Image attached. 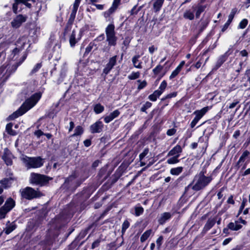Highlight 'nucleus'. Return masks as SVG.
<instances>
[{"label":"nucleus","instance_id":"obj_1","mask_svg":"<svg viewBox=\"0 0 250 250\" xmlns=\"http://www.w3.org/2000/svg\"><path fill=\"white\" fill-rule=\"evenodd\" d=\"M205 171L202 170L195 175L192 182L185 188V193L190 192V189L198 191L208 186L212 180V177L211 176H205Z\"/></svg>","mask_w":250,"mask_h":250},{"label":"nucleus","instance_id":"obj_2","mask_svg":"<svg viewBox=\"0 0 250 250\" xmlns=\"http://www.w3.org/2000/svg\"><path fill=\"white\" fill-rule=\"evenodd\" d=\"M41 93H36L27 99L16 112L9 116V118L14 120L18 117L22 115L30 109L32 108L41 99Z\"/></svg>","mask_w":250,"mask_h":250},{"label":"nucleus","instance_id":"obj_3","mask_svg":"<svg viewBox=\"0 0 250 250\" xmlns=\"http://www.w3.org/2000/svg\"><path fill=\"white\" fill-rule=\"evenodd\" d=\"M77 177V173L75 172H73L71 175L65 179L62 188L66 190L74 191L84 180L80 179L75 180Z\"/></svg>","mask_w":250,"mask_h":250},{"label":"nucleus","instance_id":"obj_4","mask_svg":"<svg viewBox=\"0 0 250 250\" xmlns=\"http://www.w3.org/2000/svg\"><path fill=\"white\" fill-rule=\"evenodd\" d=\"M21 160L27 169L40 167L44 163L43 159L41 157H29L23 156Z\"/></svg>","mask_w":250,"mask_h":250},{"label":"nucleus","instance_id":"obj_5","mask_svg":"<svg viewBox=\"0 0 250 250\" xmlns=\"http://www.w3.org/2000/svg\"><path fill=\"white\" fill-rule=\"evenodd\" d=\"M52 180V178L46 175L32 173L30 175V181L32 184L43 187L48 185L49 181Z\"/></svg>","mask_w":250,"mask_h":250},{"label":"nucleus","instance_id":"obj_6","mask_svg":"<svg viewBox=\"0 0 250 250\" xmlns=\"http://www.w3.org/2000/svg\"><path fill=\"white\" fill-rule=\"evenodd\" d=\"M20 192L22 198L29 200L39 198L42 195L39 190L29 187L21 189Z\"/></svg>","mask_w":250,"mask_h":250},{"label":"nucleus","instance_id":"obj_7","mask_svg":"<svg viewBox=\"0 0 250 250\" xmlns=\"http://www.w3.org/2000/svg\"><path fill=\"white\" fill-rule=\"evenodd\" d=\"M105 32L108 46H115L118 38L116 36L114 25L113 23L108 24L105 28Z\"/></svg>","mask_w":250,"mask_h":250},{"label":"nucleus","instance_id":"obj_8","mask_svg":"<svg viewBox=\"0 0 250 250\" xmlns=\"http://www.w3.org/2000/svg\"><path fill=\"white\" fill-rule=\"evenodd\" d=\"M15 201L11 197L8 198L4 205L0 208V220L3 219L15 206Z\"/></svg>","mask_w":250,"mask_h":250},{"label":"nucleus","instance_id":"obj_9","mask_svg":"<svg viewBox=\"0 0 250 250\" xmlns=\"http://www.w3.org/2000/svg\"><path fill=\"white\" fill-rule=\"evenodd\" d=\"M10 66L7 64H4L0 67V80H2L5 82L10 75L13 73V69H9Z\"/></svg>","mask_w":250,"mask_h":250},{"label":"nucleus","instance_id":"obj_10","mask_svg":"<svg viewBox=\"0 0 250 250\" xmlns=\"http://www.w3.org/2000/svg\"><path fill=\"white\" fill-rule=\"evenodd\" d=\"M232 53L231 48H229V50L223 55L220 56L216 62V64L214 66V69L216 70L218 69L222 64L227 60L228 57Z\"/></svg>","mask_w":250,"mask_h":250},{"label":"nucleus","instance_id":"obj_11","mask_svg":"<svg viewBox=\"0 0 250 250\" xmlns=\"http://www.w3.org/2000/svg\"><path fill=\"white\" fill-rule=\"evenodd\" d=\"M27 17L22 15H18L11 21V25L13 28H18L26 21Z\"/></svg>","mask_w":250,"mask_h":250},{"label":"nucleus","instance_id":"obj_12","mask_svg":"<svg viewBox=\"0 0 250 250\" xmlns=\"http://www.w3.org/2000/svg\"><path fill=\"white\" fill-rule=\"evenodd\" d=\"M104 124L102 122L98 120L90 126V130L92 133H98L102 131Z\"/></svg>","mask_w":250,"mask_h":250},{"label":"nucleus","instance_id":"obj_13","mask_svg":"<svg viewBox=\"0 0 250 250\" xmlns=\"http://www.w3.org/2000/svg\"><path fill=\"white\" fill-rule=\"evenodd\" d=\"M117 56L116 55L110 58L108 62L103 70V73L107 74L116 64Z\"/></svg>","mask_w":250,"mask_h":250},{"label":"nucleus","instance_id":"obj_14","mask_svg":"<svg viewBox=\"0 0 250 250\" xmlns=\"http://www.w3.org/2000/svg\"><path fill=\"white\" fill-rule=\"evenodd\" d=\"M2 158L7 166H11L12 164V155L11 152L7 149L4 150V153Z\"/></svg>","mask_w":250,"mask_h":250},{"label":"nucleus","instance_id":"obj_15","mask_svg":"<svg viewBox=\"0 0 250 250\" xmlns=\"http://www.w3.org/2000/svg\"><path fill=\"white\" fill-rule=\"evenodd\" d=\"M172 214L169 212H165L160 214L158 217V222L160 225L164 224L172 217Z\"/></svg>","mask_w":250,"mask_h":250},{"label":"nucleus","instance_id":"obj_16","mask_svg":"<svg viewBox=\"0 0 250 250\" xmlns=\"http://www.w3.org/2000/svg\"><path fill=\"white\" fill-rule=\"evenodd\" d=\"M236 12H237V9L236 8H233L231 10V12L229 16L228 20L225 23V24L224 25V26L222 29V31L223 32H224L228 28L229 25L232 21L233 19L234 15L236 14Z\"/></svg>","mask_w":250,"mask_h":250},{"label":"nucleus","instance_id":"obj_17","mask_svg":"<svg viewBox=\"0 0 250 250\" xmlns=\"http://www.w3.org/2000/svg\"><path fill=\"white\" fill-rule=\"evenodd\" d=\"M121 0H114L113 2L112 3V6L108 9V10L105 12L104 16L107 17L109 16L110 15L112 14L116 9L118 7L120 3Z\"/></svg>","mask_w":250,"mask_h":250},{"label":"nucleus","instance_id":"obj_18","mask_svg":"<svg viewBox=\"0 0 250 250\" xmlns=\"http://www.w3.org/2000/svg\"><path fill=\"white\" fill-rule=\"evenodd\" d=\"M250 153V152L247 150H245L243 152L236 165V167H237V169H238L242 165V164L245 161L247 157H248Z\"/></svg>","mask_w":250,"mask_h":250},{"label":"nucleus","instance_id":"obj_19","mask_svg":"<svg viewBox=\"0 0 250 250\" xmlns=\"http://www.w3.org/2000/svg\"><path fill=\"white\" fill-rule=\"evenodd\" d=\"M67 71V65H66V63H64L62 66L60 75V77L58 79V80H57V83L58 84L60 83H62L63 81V79L64 78V77L66 76Z\"/></svg>","mask_w":250,"mask_h":250},{"label":"nucleus","instance_id":"obj_20","mask_svg":"<svg viewBox=\"0 0 250 250\" xmlns=\"http://www.w3.org/2000/svg\"><path fill=\"white\" fill-rule=\"evenodd\" d=\"M14 180L12 177L5 178L0 181V184L3 188H7L11 186Z\"/></svg>","mask_w":250,"mask_h":250},{"label":"nucleus","instance_id":"obj_21","mask_svg":"<svg viewBox=\"0 0 250 250\" xmlns=\"http://www.w3.org/2000/svg\"><path fill=\"white\" fill-rule=\"evenodd\" d=\"M208 110V107L206 106L201 110H196L193 112V114L195 115V118L200 120L203 116L206 113Z\"/></svg>","mask_w":250,"mask_h":250},{"label":"nucleus","instance_id":"obj_22","mask_svg":"<svg viewBox=\"0 0 250 250\" xmlns=\"http://www.w3.org/2000/svg\"><path fill=\"white\" fill-rule=\"evenodd\" d=\"M215 222L216 220L215 219H208L203 228V231L204 233L207 232L211 228L213 227V226L215 225Z\"/></svg>","mask_w":250,"mask_h":250},{"label":"nucleus","instance_id":"obj_23","mask_svg":"<svg viewBox=\"0 0 250 250\" xmlns=\"http://www.w3.org/2000/svg\"><path fill=\"white\" fill-rule=\"evenodd\" d=\"M140 56L136 55L133 56L132 58V62L134 67L138 69L142 68V62L139 60Z\"/></svg>","mask_w":250,"mask_h":250},{"label":"nucleus","instance_id":"obj_24","mask_svg":"<svg viewBox=\"0 0 250 250\" xmlns=\"http://www.w3.org/2000/svg\"><path fill=\"white\" fill-rule=\"evenodd\" d=\"M206 6L198 5L197 6L193 5L192 7L193 11L196 10L195 16L196 18H199L201 14L204 11L206 8Z\"/></svg>","mask_w":250,"mask_h":250},{"label":"nucleus","instance_id":"obj_25","mask_svg":"<svg viewBox=\"0 0 250 250\" xmlns=\"http://www.w3.org/2000/svg\"><path fill=\"white\" fill-rule=\"evenodd\" d=\"M182 149L181 146L177 145L169 151L168 155L176 156V155H179V154L182 152Z\"/></svg>","mask_w":250,"mask_h":250},{"label":"nucleus","instance_id":"obj_26","mask_svg":"<svg viewBox=\"0 0 250 250\" xmlns=\"http://www.w3.org/2000/svg\"><path fill=\"white\" fill-rule=\"evenodd\" d=\"M118 177L116 176H112L111 179L108 181V182L104 185V188L108 189L113 184H114L118 180Z\"/></svg>","mask_w":250,"mask_h":250},{"label":"nucleus","instance_id":"obj_27","mask_svg":"<svg viewBox=\"0 0 250 250\" xmlns=\"http://www.w3.org/2000/svg\"><path fill=\"white\" fill-rule=\"evenodd\" d=\"M78 40L79 39L77 40L76 39V33L75 31L73 30L72 32V33L69 37V40L70 46L72 47H74L76 43L78 42Z\"/></svg>","mask_w":250,"mask_h":250},{"label":"nucleus","instance_id":"obj_28","mask_svg":"<svg viewBox=\"0 0 250 250\" xmlns=\"http://www.w3.org/2000/svg\"><path fill=\"white\" fill-rule=\"evenodd\" d=\"M183 17L186 19H188L192 21L194 18V11H192L190 10H187L183 14Z\"/></svg>","mask_w":250,"mask_h":250},{"label":"nucleus","instance_id":"obj_29","mask_svg":"<svg viewBox=\"0 0 250 250\" xmlns=\"http://www.w3.org/2000/svg\"><path fill=\"white\" fill-rule=\"evenodd\" d=\"M164 0H156L153 3V8L155 12H157L160 10Z\"/></svg>","mask_w":250,"mask_h":250},{"label":"nucleus","instance_id":"obj_30","mask_svg":"<svg viewBox=\"0 0 250 250\" xmlns=\"http://www.w3.org/2000/svg\"><path fill=\"white\" fill-rule=\"evenodd\" d=\"M162 94L160 91H158V90H156L154 91V92L150 94L148 96V99L152 101L155 102L157 100V99L159 97V96Z\"/></svg>","mask_w":250,"mask_h":250},{"label":"nucleus","instance_id":"obj_31","mask_svg":"<svg viewBox=\"0 0 250 250\" xmlns=\"http://www.w3.org/2000/svg\"><path fill=\"white\" fill-rule=\"evenodd\" d=\"M183 167H179L175 168H172L170 170V173L173 175H178L183 171Z\"/></svg>","mask_w":250,"mask_h":250},{"label":"nucleus","instance_id":"obj_32","mask_svg":"<svg viewBox=\"0 0 250 250\" xmlns=\"http://www.w3.org/2000/svg\"><path fill=\"white\" fill-rule=\"evenodd\" d=\"M16 225L14 222H12L11 224H10V225L9 226H7L5 229V234H10L11 232H12L14 230L16 229Z\"/></svg>","mask_w":250,"mask_h":250},{"label":"nucleus","instance_id":"obj_33","mask_svg":"<svg viewBox=\"0 0 250 250\" xmlns=\"http://www.w3.org/2000/svg\"><path fill=\"white\" fill-rule=\"evenodd\" d=\"M152 232L151 229H148L146 230L144 233L142 235L140 238V241L141 242H144L146 241L148 238L150 236L151 233Z\"/></svg>","mask_w":250,"mask_h":250},{"label":"nucleus","instance_id":"obj_34","mask_svg":"<svg viewBox=\"0 0 250 250\" xmlns=\"http://www.w3.org/2000/svg\"><path fill=\"white\" fill-rule=\"evenodd\" d=\"M229 229L232 230H238L240 229L242 226L240 224H237L233 222H230L228 225Z\"/></svg>","mask_w":250,"mask_h":250},{"label":"nucleus","instance_id":"obj_35","mask_svg":"<svg viewBox=\"0 0 250 250\" xmlns=\"http://www.w3.org/2000/svg\"><path fill=\"white\" fill-rule=\"evenodd\" d=\"M12 123H8L6 126V130L7 132L12 136H15L17 134L16 131L12 129Z\"/></svg>","mask_w":250,"mask_h":250},{"label":"nucleus","instance_id":"obj_36","mask_svg":"<svg viewBox=\"0 0 250 250\" xmlns=\"http://www.w3.org/2000/svg\"><path fill=\"white\" fill-rule=\"evenodd\" d=\"M209 21L208 19H201L200 23V31L202 32L208 26Z\"/></svg>","mask_w":250,"mask_h":250},{"label":"nucleus","instance_id":"obj_37","mask_svg":"<svg viewBox=\"0 0 250 250\" xmlns=\"http://www.w3.org/2000/svg\"><path fill=\"white\" fill-rule=\"evenodd\" d=\"M83 132V129L80 125L77 126L74 130V133L72 135V137L81 135Z\"/></svg>","mask_w":250,"mask_h":250},{"label":"nucleus","instance_id":"obj_38","mask_svg":"<svg viewBox=\"0 0 250 250\" xmlns=\"http://www.w3.org/2000/svg\"><path fill=\"white\" fill-rule=\"evenodd\" d=\"M104 106L100 104H97L94 106V111L96 114H100L104 110Z\"/></svg>","mask_w":250,"mask_h":250},{"label":"nucleus","instance_id":"obj_39","mask_svg":"<svg viewBox=\"0 0 250 250\" xmlns=\"http://www.w3.org/2000/svg\"><path fill=\"white\" fill-rule=\"evenodd\" d=\"M180 155H176V156H173V157H171L167 160V163L168 164H174L178 163L179 160H178V158Z\"/></svg>","mask_w":250,"mask_h":250},{"label":"nucleus","instance_id":"obj_40","mask_svg":"<svg viewBox=\"0 0 250 250\" xmlns=\"http://www.w3.org/2000/svg\"><path fill=\"white\" fill-rule=\"evenodd\" d=\"M181 65H178L176 69L172 71L171 75L169 76V79L171 80L175 78L181 71Z\"/></svg>","mask_w":250,"mask_h":250},{"label":"nucleus","instance_id":"obj_41","mask_svg":"<svg viewBox=\"0 0 250 250\" xmlns=\"http://www.w3.org/2000/svg\"><path fill=\"white\" fill-rule=\"evenodd\" d=\"M130 226V223L128 221V220H125L123 223L122 226V234H124L125 233L126 230L129 228Z\"/></svg>","mask_w":250,"mask_h":250},{"label":"nucleus","instance_id":"obj_42","mask_svg":"<svg viewBox=\"0 0 250 250\" xmlns=\"http://www.w3.org/2000/svg\"><path fill=\"white\" fill-rule=\"evenodd\" d=\"M135 209V215L136 216H139L144 212V208L141 206H136Z\"/></svg>","mask_w":250,"mask_h":250},{"label":"nucleus","instance_id":"obj_43","mask_svg":"<svg viewBox=\"0 0 250 250\" xmlns=\"http://www.w3.org/2000/svg\"><path fill=\"white\" fill-rule=\"evenodd\" d=\"M140 75L139 72H132L130 75H129L127 77L128 79L130 80H133L138 79L139 78Z\"/></svg>","mask_w":250,"mask_h":250},{"label":"nucleus","instance_id":"obj_44","mask_svg":"<svg viewBox=\"0 0 250 250\" xmlns=\"http://www.w3.org/2000/svg\"><path fill=\"white\" fill-rule=\"evenodd\" d=\"M248 23V20L246 19H243L239 23L238 28L244 29Z\"/></svg>","mask_w":250,"mask_h":250},{"label":"nucleus","instance_id":"obj_45","mask_svg":"<svg viewBox=\"0 0 250 250\" xmlns=\"http://www.w3.org/2000/svg\"><path fill=\"white\" fill-rule=\"evenodd\" d=\"M76 13H74V12H71V14H70V17H69V19L68 20V22H67V26H66V28H68V25H71L72 24L74 21V19L75 18V16H76Z\"/></svg>","mask_w":250,"mask_h":250},{"label":"nucleus","instance_id":"obj_46","mask_svg":"<svg viewBox=\"0 0 250 250\" xmlns=\"http://www.w3.org/2000/svg\"><path fill=\"white\" fill-rule=\"evenodd\" d=\"M137 82L140 83L137 87V89L139 90L144 88L147 85V82L146 80L141 81L140 80H139L137 81Z\"/></svg>","mask_w":250,"mask_h":250},{"label":"nucleus","instance_id":"obj_47","mask_svg":"<svg viewBox=\"0 0 250 250\" xmlns=\"http://www.w3.org/2000/svg\"><path fill=\"white\" fill-rule=\"evenodd\" d=\"M42 64L41 63H37L32 70L31 71L30 73V75H32L37 72L39 71V70L41 68Z\"/></svg>","mask_w":250,"mask_h":250},{"label":"nucleus","instance_id":"obj_48","mask_svg":"<svg viewBox=\"0 0 250 250\" xmlns=\"http://www.w3.org/2000/svg\"><path fill=\"white\" fill-rule=\"evenodd\" d=\"M25 0H15V3L13 4V10L15 13H17L18 5L21 2H25Z\"/></svg>","mask_w":250,"mask_h":250},{"label":"nucleus","instance_id":"obj_49","mask_svg":"<svg viewBox=\"0 0 250 250\" xmlns=\"http://www.w3.org/2000/svg\"><path fill=\"white\" fill-rule=\"evenodd\" d=\"M167 86V83L165 80H164L162 81V82L161 83L159 89H158V91H160L161 93L162 94L163 92L165 90L166 87Z\"/></svg>","mask_w":250,"mask_h":250},{"label":"nucleus","instance_id":"obj_50","mask_svg":"<svg viewBox=\"0 0 250 250\" xmlns=\"http://www.w3.org/2000/svg\"><path fill=\"white\" fill-rule=\"evenodd\" d=\"M151 105H152V104L150 102H146L143 105V106L141 107V111L142 112H144L146 113V109H147L148 108H150L151 106Z\"/></svg>","mask_w":250,"mask_h":250},{"label":"nucleus","instance_id":"obj_51","mask_svg":"<svg viewBox=\"0 0 250 250\" xmlns=\"http://www.w3.org/2000/svg\"><path fill=\"white\" fill-rule=\"evenodd\" d=\"M94 45V43L93 42H90L88 45L86 47L85 52L84 53V56H86L88 54V53L91 51L93 46Z\"/></svg>","mask_w":250,"mask_h":250},{"label":"nucleus","instance_id":"obj_52","mask_svg":"<svg viewBox=\"0 0 250 250\" xmlns=\"http://www.w3.org/2000/svg\"><path fill=\"white\" fill-rule=\"evenodd\" d=\"M163 69V66L159 64L155 68H154L152 71L155 75L158 74Z\"/></svg>","mask_w":250,"mask_h":250},{"label":"nucleus","instance_id":"obj_53","mask_svg":"<svg viewBox=\"0 0 250 250\" xmlns=\"http://www.w3.org/2000/svg\"><path fill=\"white\" fill-rule=\"evenodd\" d=\"M80 1L81 0H75L72 12H74V13L76 14Z\"/></svg>","mask_w":250,"mask_h":250},{"label":"nucleus","instance_id":"obj_54","mask_svg":"<svg viewBox=\"0 0 250 250\" xmlns=\"http://www.w3.org/2000/svg\"><path fill=\"white\" fill-rule=\"evenodd\" d=\"M120 114V112L118 109H116L114 110L113 112H111L109 115L114 120L115 118L118 117Z\"/></svg>","mask_w":250,"mask_h":250},{"label":"nucleus","instance_id":"obj_55","mask_svg":"<svg viewBox=\"0 0 250 250\" xmlns=\"http://www.w3.org/2000/svg\"><path fill=\"white\" fill-rule=\"evenodd\" d=\"M26 58V55H24L22 57V61L21 62H19L15 65H12V68L13 69V72H15L16 70L18 67L25 60Z\"/></svg>","mask_w":250,"mask_h":250},{"label":"nucleus","instance_id":"obj_56","mask_svg":"<svg viewBox=\"0 0 250 250\" xmlns=\"http://www.w3.org/2000/svg\"><path fill=\"white\" fill-rule=\"evenodd\" d=\"M101 241V239H98L93 242L91 246V249H94L95 248L98 247L99 246Z\"/></svg>","mask_w":250,"mask_h":250},{"label":"nucleus","instance_id":"obj_57","mask_svg":"<svg viewBox=\"0 0 250 250\" xmlns=\"http://www.w3.org/2000/svg\"><path fill=\"white\" fill-rule=\"evenodd\" d=\"M246 202H247V199H243V200L242 201V202L241 203V206L240 207V208H239V214L240 213H241V212L242 211V210L244 208H245V207L246 206Z\"/></svg>","mask_w":250,"mask_h":250},{"label":"nucleus","instance_id":"obj_58","mask_svg":"<svg viewBox=\"0 0 250 250\" xmlns=\"http://www.w3.org/2000/svg\"><path fill=\"white\" fill-rule=\"evenodd\" d=\"M163 240V236H160L158 237V238L156 240V244L158 247V249H159L162 244V241Z\"/></svg>","mask_w":250,"mask_h":250},{"label":"nucleus","instance_id":"obj_59","mask_svg":"<svg viewBox=\"0 0 250 250\" xmlns=\"http://www.w3.org/2000/svg\"><path fill=\"white\" fill-rule=\"evenodd\" d=\"M177 95V93L176 92H173L167 94L165 98L163 100L167 99H170L173 97H175Z\"/></svg>","mask_w":250,"mask_h":250},{"label":"nucleus","instance_id":"obj_60","mask_svg":"<svg viewBox=\"0 0 250 250\" xmlns=\"http://www.w3.org/2000/svg\"><path fill=\"white\" fill-rule=\"evenodd\" d=\"M176 132V130L173 128H171V129H168L167 130V134L168 135V136H172V135H173Z\"/></svg>","mask_w":250,"mask_h":250},{"label":"nucleus","instance_id":"obj_61","mask_svg":"<svg viewBox=\"0 0 250 250\" xmlns=\"http://www.w3.org/2000/svg\"><path fill=\"white\" fill-rule=\"evenodd\" d=\"M199 120L196 118L195 117L193 119V120L191 121L190 124V126L191 128H193L195 125H196L197 124V123L198 122Z\"/></svg>","mask_w":250,"mask_h":250},{"label":"nucleus","instance_id":"obj_62","mask_svg":"<svg viewBox=\"0 0 250 250\" xmlns=\"http://www.w3.org/2000/svg\"><path fill=\"white\" fill-rule=\"evenodd\" d=\"M113 120L112 118L110 116V115L106 116L104 117V121L105 123H109L111 121Z\"/></svg>","mask_w":250,"mask_h":250},{"label":"nucleus","instance_id":"obj_63","mask_svg":"<svg viewBox=\"0 0 250 250\" xmlns=\"http://www.w3.org/2000/svg\"><path fill=\"white\" fill-rule=\"evenodd\" d=\"M113 120L112 118L110 116V115L106 116L104 117V121L105 123H109L111 121Z\"/></svg>","mask_w":250,"mask_h":250},{"label":"nucleus","instance_id":"obj_64","mask_svg":"<svg viewBox=\"0 0 250 250\" xmlns=\"http://www.w3.org/2000/svg\"><path fill=\"white\" fill-rule=\"evenodd\" d=\"M245 74L248 77V82L249 83V86H250L249 88H250V69H248L246 71ZM248 85V84H247Z\"/></svg>","mask_w":250,"mask_h":250}]
</instances>
